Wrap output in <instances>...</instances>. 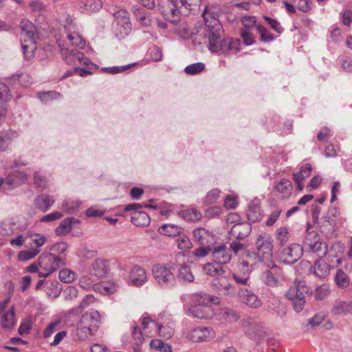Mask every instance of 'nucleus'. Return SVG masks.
Segmentation results:
<instances>
[{
	"mask_svg": "<svg viewBox=\"0 0 352 352\" xmlns=\"http://www.w3.org/2000/svg\"><path fill=\"white\" fill-rule=\"evenodd\" d=\"M223 27L220 21H213L208 26V33L204 36L208 40V49L210 52L219 54H236L240 51V41L232 38H224L221 40Z\"/></svg>",
	"mask_w": 352,
	"mask_h": 352,
	"instance_id": "f257e3e1",
	"label": "nucleus"
},
{
	"mask_svg": "<svg viewBox=\"0 0 352 352\" xmlns=\"http://www.w3.org/2000/svg\"><path fill=\"white\" fill-rule=\"evenodd\" d=\"M57 44L59 47L61 57L64 62L68 65H85L87 68L75 67V71L80 76H86L91 74L90 70L92 68H96L95 65L84 54L78 50L69 49L65 47L60 40L56 39Z\"/></svg>",
	"mask_w": 352,
	"mask_h": 352,
	"instance_id": "f03ea898",
	"label": "nucleus"
},
{
	"mask_svg": "<svg viewBox=\"0 0 352 352\" xmlns=\"http://www.w3.org/2000/svg\"><path fill=\"white\" fill-rule=\"evenodd\" d=\"M256 253L248 252L247 257L254 258V263H263L267 267H270L273 261L272 239L270 234L261 233L257 236L255 242Z\"/></svg>",
	"mask_w": 352,
	"mask_h": 352,
	"instance_id": "7ed1b4c3",
	"label": "nucleus"
},
{
	"mask_svg": "<svg viewBox=\"0 0 352 352\" xmlns=\"http://www.w3.org/2000/svg\"><path fill=\"white\" fill-rule=\"evenodd\" d=\"M38 265L44 271L38 273L39 277L46 278L66 265L65 256L44 252L38 257Z\"/></svg>",
	"mask_w": 352,
	"mask_h": 352,
	"instance_id": "20e7f679",
	"label": "nucleus"
},
{
	"mask_svg": "<svg viewBox=\"0 0 352 352\" xmlns=\"http://www.w3.org/2000/svg\"><path fill=\"white\" fill-rule=\"evenodd\" d=\"M100 316L97 310H91L83 314L77 327V334L82 340L88 334H94L99 327Z\"/></svg>",
	"mask_w": 352,
	"mask_h": 352,
	"instance_id": "39448f33",
	"label": "nucleus"
},
{
	"mask_svg": "<svg viewBox=\"0 0 352 352\" xmlns=\"http://www.w3.org/2000/svg\"><path fill=\"white\" fill-rule=\"evenodd\" d=\"M175 264H156L152 267L151 272L155 283L162 288H169L175 285V276L172 270Z\"/></svg>",
	"mask_w": 352,
	"mask_h": 352,
	"instance_id": "423d86ee",
	"label": "nucleus"
},
{
	"mask_svg": "<svg viewBox=\"0 0 352 352\" xmlns=\"http://www.w3.org/2000/svg\"><path fill=\"white\" fill-rule=\"evenodd\" d=\"M308 292V288L304 283L295 279L294 285L286 292V298L292 302L293 309L296 313L301 312L305 305V294Z\"/></svg>",
	"mask_w": 352,
	"mask_h": 352,
	"instance_id": "0eeeda50",
	"label": "nucleus"
},
{
	"mask_svg": "<svg viewBox=\"0 0 352 352\" xmlns=\"http://www.w3.org/2000/svg\"><path fill=\"white\" fill-rule=\"evenodd\" d=\"M310 224H307L306 236L305 237L303 250L316 253L319 256H322L327 253V245L323 243L320 236L315 231H309Z\"/></svg>",
	"mask_w": 352,
	"mask_h": 352,
	"instance_id": "6e6552de",
	"label": "nucleus"
},
{
	"mask_svg": "<svg viewBox=\"0 0 352 352\" xmlns=\"http://www.w3.org/2000/svg\"><path fill=\"white\" fill-rule=\"evenodd\" d=\"M158 8L164 19L173 23L178 21L180 14L177 0H159Z\"/></svg>",
	"mask_w": 352,
	"mask_h": 352,
	"instance_id": "1a4fd4ad",
	"label": "nucleus"
},
{
	"mask_svg": "<svg viewBox=\"0 0 352 352\" xmlns=\"http://www.w3.org/2000/svg\"><path fill=\"white\" fill-rule=\"evenodd\" d=\"M267 267L269 269L262 274V280L267 286L276 287L280 285V280L283 278L282 270L273 261L270 267Z\"/></svg>",
	"mask_w": 352,
	"mask_h": 352,
	"instance_id": "9d476101",
	"label": "nucleus"
},
{
	"mask_svg": "<svg viewBox=\"0 0 352 352\" xmlns=\"http://www.w3.org/2000/svg\"><path fill=\"white\" fill-rule=\"evenodd\" d=\"M222 11L218 5H208L205 7V9L202 13V16L205 21V25L204 27V34L208 33V26L212 25L213 21H219L218 17L221 14Z\"/></svg>",
	"mask_w": 352,
	"mask_h": 352,
	"instance_id": "9b49d317",
	"label": "nucleus"
},
{
	"mask_svg": "<svg viewBox=\"0 0 352 352\" xmlns=\"http://www.w3.org/2000/svg\"><path fill=\"white\" fill-rule=\"evenodd\" d=\"M303 248L299 244H292L285 248L282 252V258L284 263L293 264L296 262L302 255Z\"/></svg>",
	"mask_w": 352,
	"mask_h": 352,
	"instance_id": "f8f14e48",
	"label": "nucleus"
},
{
	"mask_svg": "<svg viewBox=\"0 0 352 352\" xmlns=\"http://www.w3.org/2000/svg\"><path fill=\"white\" fill-rule=\"evenodd\" d=\"M21 34L23 36V42H30V48L33 49L34 43H36V26L28 20H22L20 23Z\"/></svg>",
	"mask_w": 352,
	"mask_h": 352,
	"instance_id": "ddd939ff",
	"label": "nucleus"
},
{
	"mask_svg": "<svg viewBox=\"0 0 352 352\" xmlns=\"http://www.w3.org/2000/svg\"><path fill=\"white\" fill-rule=\"evenodd\" d=\"M188 315L199 319H210L214 316V311L210 305H196L188 309Z\"/></svg>",
	"mask_w": 352,
	"mask_h": 352,
	"instance_id": "4468645a",
	"label": "nucleus"
},
{
	"mask_svg": "<svg viewBox=\"0 0 352 352\" xmlns=\"http://www.w3.org/2000/svg\"><path fill=\"white\" fill-rule=\"evenodd\" d=\"M212 255L213 261L221 265L228 264L232 258L231 250L225 245L214 247Z\"/></svg>",
	"mask_w": 352,
	"mask_h": 352,
	"instance_id": "2eb2a0df",
	"label": "nucleus"
},
{
	"mask_svg": "<svg viewBox=\"0 0 352 352\" xmlns=\"http://www.w3.org/2000/svg\"><path fill=\"white\" fill-rule=\"evenodd\" d=\"M240 301L252 308H258L262 305L259 298L252 291L248 289H241L238 293Z\"/></svg>",
	"mask_w": 352,
	"mask_h": 352,
	"instance_id": "dca6fc26",
	"label": "nucleus"
},
{
	"mask_svg": "<svg viewBox=\"0 0 352 352\" xmlns=\"http://www.w3.org/2000/svg\"><path fill=\"white\" fill-rule=\"evenodd\" d=\"M214 336V332L208 327H197L191 330L188 334V339L195 342H204Z\"/></svg>",
	"mask_w": 352,
	"mask_h": 352,
	"instance_id": "f3484780",
	"label": "nucleus"
},
{
	"mask_svg": "<svg viewBox=\"0 0 352 352\" xmlns=\"http://www.w3.org/2000/svg\"><path fill=\"white\" fill-rule=\"evenodd\" d=\"M129 280L134 286L143 285L147 281L146 270L138 265H133L129 272Z\"/></svg>",
	"mask_w": 352,
	"mask_h": 352,
	"instance_id": "a211bd4d",
	"label": "nucleus"
},
{
	"mask_svg": "<svg viewBox=\"0 0 352 352\" xmlns=\"http://www.w3.org/2000/svg\"><path fill=\"white\" fill-rule=\"evenodd\" d=\"M212 285L213 289L221 295H233L236 292L235 288L225 277L214 278Z\"/></svg>",
	"mask_w": 352,
	"mask_h": 352,
	"instance_id": "6ab92c4d",
	"label": "nucleus"
},
{
	"mask_svg": "<svg viewBox=\"0 0 352 352\" xmlns=\"http://www.w3.org/2000/svg\"><path fill=\"white\" fill-rule=\"evenodd\" d=\"M19 137V132L13 129H6L0 131V152H6L12 142Z\"/></svg>",
	"mask_w": 352,
	"mask_h": 352,
	"instance_id": "aec40b11",
	"label": "nucleus"
},
{
	"mask_svg": "<svg viewBox=\"0 0 352 352\" xmlns=\"http://www.w3.org/2000/svg\"><path fill=\"white\" fill-rule=\"evenodd\" d=\"M252 231L250 223L242 222L234 224L230 230V235L237 240L248 237Z\"/></svg>",
	"mask_w": 352,
	"mask_h": 352,
	"instance_id": "412c9836",
	"label": "nucleus"
},
{
	"mask_svg": "<svg viewBox=\"0 0 352 352\" xmlns=\"http://www.w3.org/2000/svg\"><path fill=\"white\" fill-rule=\"evenodd\" d=\"M179 12L182 16H188L199 10L201 0H177Z\"/></svg>",
	"mask_w": 352,
	"mask_h": 352,
	"instance_id": "4be33fe9",
	"label": "nucleus"
},
{
	"mask_svg": "<svg viewBox=\"0 0 352 352\" xmlns=\"http://www.w3.org/2000/svg\"><path fill=\"white\" fill-rule=\"evenodd\" d=\"M320 230L327 237H334L336 236V221L334 217H324L320 225Z\"/></svg>",
	"mask_w": 352,
	"mask_h": 352,
	"instance_id": "5701e85b",
	"label": "nucleus"
},
{
	"mask_svg": "<svg viewBox=\"0 0 352 352\" xmlns=\"http://www.w3.org/2000/svg\"><path fill=\"white\" fill-rule=\"evenodd\" d=\"M276 195L282 199L289 198L293 190L292 182L288 179H282L274 186Z\"/></svg>",
	"mask_w": 352,
	"mask_h": 352,
	"instance_id": "b1692460",
	"label": "nucleus"
},
{
	"mask_svg": "<svg viewBox=\"0 0 352 352\" xmlns=\"http://www.w3.org/2000/svg\"><path fill=\"white\" fill-rule=\"evenodd\" d=\"M216 318L222 323H231L236 322L239 318V316L235 310L224 307L219 310Z\"/></svg>",
	"mask_w": 352,
	"mask_h": 352,
	"instance_id": "393cba45",
	"label": "nucleus"
},
{
	"mask_svg": "<svg viewBox=\"0 0 352 352\" xmlns=\"http://www.w3.org/2000/svg\"><path fill=\"white\" fill-rule=\"evenodd\" d=\"M108 272L107 262L105 260L98 258L92 264L91 274L97 280L103 278L106 276Z\"/></svg>",
	"mask_w": 352,
	"mask_h": 352,
	"instance_id": "a878e982",
	"label": "nucleus"
},
{
	"mask_svg": "<svg viewBox=\"0 0 352 352\" xmlns=\"http://www.w3.org/2000/svg\"><path fill=\"white\" fill-rule=\"evenodd\" d=\"M311 270L316 276L320 278H324L329 274L330 266L324 260L319 258L315 261L314 265Z\"/></svg>",
	"mask_w": 352,
	"mask_h": 352,
	"instance_id": "bb28decb",
	"label": "nucleus"
},
{
	"mask_svg": "<svg viewBox=\"0 0 352 352\" xmlns=\"http://www.w3.org/2000/svg\"><path fill=\"white\" fill-rule=\"evenodd\" d=\"M182 283H192L194 280V276L190 266L183 264L179 266L175 276V280Z\"/></svg>",
	"mask_w": 352,
	"mask_h": 352,
	"instance_id": "cd10ccee",
	"label": "nucleus"
},
{
	"mask_svg": "<svg viewBox=\"0 0 352 352\" xmlns=\"http://www.w3.org/2000/svg\"><path fill=\"white\" fill-rule=\"evenodd\" d=\"M114 16L118 19L120 18L118 23L122 24L123 29L122 30H120L122 36H127L131 32V25L126 11L124 10H120L114 13Z\"/></svg>",
	"mask_w": 352,
	"mask_h": 352,
	"instance_id": "c85d7f7f",
	"label": "nucleus"
},
{
	"mask_svg": "<svg viewBox=\"0 0 352 352\" xmlns=\"http://www.w3.org/2000/svg\"><path fill=\"white\" fill-rule=\"evenodd\" d=\"M55 199L53 197L42 194L35 198L36 207L43 212H46L54 204Z\"/></svg>",
	"mask_w": 352,
	"mask_h": 352,
	"instance_id": "c756f323",
	"label": "nucleus"
},
{
	"mask_svg": "<svg viewBox=\"0 0 352 352\" xmlns=\"http://www.w3.org/2000/svg\"><path fill=\"white\" fill-rule=\"evenodd\" d=\"M204 272L212 277L221 276L225 274L223 266L215 261L208 263L203 266Z\"/></svg>",
	"mask_w": 352,
	"mask_h": 352,
	"instance_id": "7c9ffc66",
	"label": "nucleus"
},
{
	"mask_svg": "<svg viewBox=\"0 0 352 352\" xmlns=\"http://www.w3.org/2000/svg\"><path fill=\"white\" fill-rule=\"evenodd\" d=\"M78 221L74 217L64 219L55 229V234L58 236H64L69 234L72 230V223Z\"/></svg>",
	"mask_w": 352,
	"mask_h": 352,
	"instance_id": "2f4dec72",
	"label": "nucleus"
},
{
	"mask_svg": "<svg viewBox=\"0 0 352 352\" xmlns=\"http://www.w3.org/2000/svg\"><path fill=\"white\" fill-rule=\"evenodd\" d=\"M26 239L28 241L26 243L27 247L37 249L42 247L47 241L46 237L43 234L38 233L28 234L26 236Z\"/></svg>",
	"mask_w": 352,
	"mask_h": 352,
	"instance_id": "473e14b6",
	"label": "nucleus"
},
{
	"mask_svg": "<svg viewBox=\"0 0 352 352\" xmlns=\"http://www.w3.org/2000/svg\"><path fill=\"white\" fill-rule=\"evenodd\" d=\"M15 322V310L12 306L8 311L3 314L1 326L3 329H10L14 327Z\"/></svg>",
	"mask_w": 352,
	"mask_h": 352,
	"instance_id": "72a5a7b5",
	"label": "nucleus"
},
{
	"mask_svg": "<svg viewBox=\"0 0 352 352\" xmlns=\"http://www.w3.org/2000/svg\"><path fill=\"white\" fill-rule=\"evenodd\" d=\"M246 216L250 222L256 223L258 222L262 219V214L261 212V207L258 204H250L246 211Z\"/></svg>",
	"mask_w": 352,
	"mask_h": 352,
	"instance_id": "f704fd0d",
	"label": "nucleus"
},
{
	"mask_svg": "<svg viewBox=\"0 0 352 352\" xmlns=\"http://www.w3.org/2000/svg\"><path fill=\"white\" fill-rule=\"evenodd\" d=\"M27 178V175L21 171H13L6 178V182L10 186H16L23 183Z\"/></svg>",
	"mask_w": 352,
	"mask_h": 352,
	"instance_id": "c9c22d12",
	"label": "nucleus"
},
{
	"mask_svg": "<svg viewBox=\"0 0 352 352\" xmlns=\"http://www.w3.org/2000/svg\"><path fill=\"white\" fill-rule=\"evenodd\" d=\"M133 14L137 21L144 27H148L151 24L150 15L142 8H134Z\"/></svg>",
	"mask_w": 352,
	"mask_h": 352,
	"instance_id": "e433bc0d",
	"label": "nucleus"
},
{
	"mask_svg": "<svg viewBox=\"0 0 352 352\" xmlns=\"http://www.w3.org/2000/svg\"><path fill=\"white\" fill-rule=\"evenodd\" d=\"M131 222L136 226H146L149 224L150 218L144 212L135 211L131 214Z\"/></svg>",
	"mask_w": 352,
	"mask_h": 352,
	"instance_id": "4c0bfd02",
	"label": "nucleus"
},
{
	"mask_svg": "<svg viewBox=\"0 0 352 352\" xmlns=\"http://www.w3.org/2000/svg\"><path fill=\"white\" fill-rule=\"evenodd\" d=\"M182 228L175 224H164L158 228V232L168 236H176L181 233Z\"/></svg>",
	"mask_w": 352,
	"mask_h": 352,
	"instance_id": "58836bf2",
	"label": "nucleus"
},
{
	"mask_svg": "<svg viewBox=\"0 0 352 352\" xmlns=\"http://www.w3.org/2000/svg\"><path fill=\"white\" fill-rule=\"evenodd\" d=\"M67 37L71 44L74 46L83 48L85 45V41L76 31H71L70 30L67 33Z\"/></svg>",
	"mask_w": 352,
	"mask_h": 352,
	"instance_id": "ea45409f",
	"label": "nucleus"
},
{
	"mask_svg": "<svg viewBox=\"0 0 352 352\" xmlns=\"http://www.w3.org/2000/svg\"><path fill=\"white\" fill-rule=\"evenodd\" d=\"M183 218L188 221H199L202 214L195 208H189L182 211Z\"/></svg>",
	"mask_w": 352,
	"mask_h": 352,
	"instance_id": "a19ab883",
	"label": "nucleus"
},
{
	"mask_svg": "<svg viewBox=\"0 0 352 352\" xmlns=\"http://www.w3.org/2000/svg\"><path fill=\"white\" fill-rule=\"evenodd\" d=\"M82 3L84 9L89 12L98 11L103 5L101 0H82Z\"/></svg>",
	"mask_w": 352,
	"mask_h": 352,
	"instance_id": "79ce46f5",
	"label": "nucleus"
},
{
	"mask_svg": "<svg viewBox=\"0 0 352 352\" xmlns=\"http://www.w3.org/2000/svg\"><path fill=\"white\" fill-rule=\"evenodd\" d=\"M194 239L201 244L207 243L208 238L210 236V232L208 230L204 228H197L193 231Z\"/></svg>",
	"mask_w": 352,
	"mask_h": 352,
	"instance_id": "37998d69",
	"label": "nucleus"
},
{
	"mask_svg": "<svg viewBox=\"0 0 352 352\" xmlns=\"http://www.w3.org/2000/svg\"><path fill=\"white\" fill-rule=\"evenodd\" d=\"M158 327V333L160 336L163 338L168 340L170 338L174 333V326L173 323L171 322L169 324L163 325V324H157Z\"/></svg>",
	"mask_w": 352,
	"mask_h": 352,
	"instance_id": "c03bdc74",
	"label": "nucleus"
},
{
	"mask_svg": "<svg viewBox=\"0 0 352 352\" xmlns=\"http://www.w3.org/2000/svg\"><path fill=\"white\" fill-rule=\"evenodd\" d=\"M67 248L68 244L65 241H60L49 248V252L63 256Z\"/></svg>",
	"mask_w": 352,
	"mask_h": 352,
	"instance_id": "a18cd8bd",
	"label": "nucleus"
},
{
	"mask_svg": "<svg viewBox=\"0 0 352 352\" xmlns=\"http://www.w3.org/2000/svg\"><path fill=\"white\" fill-rule=\"evenodd\" d=\"M39 252V249L31 248L30 250L21 251L18 258L20 261H28L36 257Z\"/></svg>",
	"mask_w": 352,
	"mask_h": 352,
	"instance_id": "49530a36",
	"label": "nucleus"
},
{
	"mask_svg": "<svg viewBox=\"0 0 352 352\" xmlns=\"http://www.w3.org/2000/svg\"><path fill=\"white\" fill-rule=\"evenodd\" d=\"M22 50L24 54V57L26 60L32 59L34 56V52L36 50V44L34 43L33 49L30 48V42H23L21 41Z\"/></svg>",
	"mask_w": 352,
	"mask_h": 352,
	"instance_id": "de8ad7c7",
	"label": "nucleus"
},
{
	"mask_svg": "<svg viewBox=\"0 0 352 352\" xmlns=\"http://www.w3.org/2000/svg\"><path fill=\"white\" fill-rule=\"evenodd\" d=\"M97 280L96 278H95L89 276H83L79 280V285L82 289L88 290L96 285Z\"/></svg>",
	"mask_w": 352,
	"mask_h": 352,
	"instance_id": "09e8293b",
	"label": "nucleus"
},
{
	"mask_svg": "<svg viewBox=\"0 0 352 352\" xmlns=\"http://www.w3.org/2000/svg\"><path fill=\"white\" fill-rule=\"evenodd\" d=\"M144 338L143 337L141 329L138 327H134L132 332V344L133 346H139L144 342Z\"/></svg>",
	"mask_w": 352,
	"mask_h": 352,
	"instance_id": "8fccbe9b",
	"label": "nucleus"
},
{
	"mask_svg": "<svg viewBox=\"0 0 352 352\" xmlns=\"http://www.w3.org/2000/svg\"><path fill=\"white\" fill-rule=\"evenodd\" d=\"M335 281L336 284L340 287H345L349 283V279L347 275L341 270L337 271L335 276Z\"/></svg>",
	"mask_w": 352,
	"mask_h": 352,
	"instance_id": "3c124183",
	"label": "nucleus"
},
{
	"mask_svg": "<svg viewBox=\"0 0 352 352\" xmlns=\"http://www.w3.org/2000/svg\"><path fill=\"white\" fill-rule=\"evenodd\" d=\"M205 68L203 63H196L188 65L184 69V72L189 75H195L202 72Z\"/></svg>",
	"mask_w": 352,
	"mask_h": 352,
	"instance_id": "603ef678",
	"label": "nucleus"
},
{
	"mask_svg": "<svg viewBox=\"0 0 352 352\" xmlns=\"http://www.w3.org/2000/svg\"><path fill=\"white\" fill-rule=\"evenodd\" d=\"M58 277L64 283H72L75 279V273L69 269H63L59 272Z\"/></svg>",
	"mask_w": 352,
	"mask_h": 352,
	"instance_id": "864d4df0",
	"label": "nucleus"
},
{
	"mask_svg": "<svg viewBox=\"0 0 352 352\" xmlns=\"http://www.w3.org/2000/svg\"><path fill=\"white\" fill-rule=\"evenodd\" d=\"M38 97L40 98V100L42 102H47L50 100L60 98L61 97V95L58 92H56L54 91H50L40 93V94H38Z\"/></svg>",
	"mask_w": 352,
	"mask_h": 352,
	"instance_id": "5fc2aeb1",
	"label": "nucleus"
},
{
	"mask_svg": "<svg viewBox=\"0 0 352 352\" xmlns=\"http://www.w3.org/2000/svg\"><path fill=\"white\" fill-rule=\"evenodd\" d=\"M80 205V202L78 201L66 200L63 203L62 208L67 213H72L76 210Z\"/></svg>",
	"mask_w": 352,
	"mask_h": 352,
	"instance_id": "6e6d98bb",
	"label": "nucleus"
},
{
	"mask_svg": "<svg viewBox=\"0 0 352 352\" xmlns=\"http://www.w3.org/2000/svg\"><path fill=\"white\" fill-rule=\"evenodd\" d=\"M95 298L92 295H87L80 302L77 307L73 309L75 313L81 312L85 308L87 307L89 304L94 302Z\"/></svg>",
	"mask_w": 352,
	"mask_h": 352,
	"instance_id": "4d7b16f0",
	"label": "nucleus"
},
{
	"mask_svg": "<svg viewBox=\"0 0 352 352\" xmlns=\"http://www.w3.org/2000/svg\"><path fill=\"white\" fill-rule=\"evenodd\" d=\"M78 289L74 286L67 287L63 292V296L66 300L73 301L78 297Z\"/></svg>",
	"mask_w": 352,
	"mask_h": 352,
	"instance_id": "13d9d810",
	"label": "nucleus"
},
{
	"mask_svg": "<svg viewBox=\"0 0 352 352\" xmlns=\"http://www.w3.org/2000/svg\"><path fill=\"white\" fill-rule=\"evenodd\" d=\"M329 294V286L327 285H322L316 288L315 292V298L316 300H323Z\"/></svg>",
	"mask_w": 352,
	"mask_h": 352,
	"instance_id": "bf43d9fd",
	"label": "nucleus"
},
{
	"mask_svg": "<svg viewBox=\"0 0 352 352\" xmlns=\"http://www.w3.org/2000/svg\"><path fill=\"white\" fill-rule=\"evenodd\" d=\"M256 29L260 34L261 39L264 42H271L274 39V37L269 34L267 30L261 25H258Z\"/></svg>",
	"mask_w": 352,
	"mask_h": 352,
	"instance_id": "052dcab7",
	"label": "nucleus"
},
{
	"mask_svg": "<svg viewBox=\"0 0 352 352\" xmlns=\"http://www.w3.org/2000/svg\"><path fill=\"white\" fill-rule=\"evenodd\" d=\"M311 165L307 164L305 166H303L298 173H294L293 177H298V179L304 180L305 179L309 177V175H311Z\"/></svg>",
	"mask_w": 352,
	"mask_h": 352,
	"instance_id": "680f3d73",
	"label": "nucleus"
},
{
	"mask_svg": "<svg viewBox=\"0 0 352 352\" xmlns=\"http://www.w3.org/2000/svg\"><path fill=\"white\" fill-rule=\"evenodd\" d=\"M61 292V288L60 287L58 283H51L50 285L47 287L46 293L47 296L52 298L58 297Z\"/></svg>",
	"mask_w": 352,
	"mask_h": 352,
	"instance_id": "e2e57ef3",
	"label": "nucleus"
},
{
	"mask_svg": "<svg viewBox=\"0 0 352 352\" xmlns=\"http://www.w3.org/2000/svg\"><path fill=\"white\" fill-rule=\"evenodd\" d=\"M220 197V191L218 189H212L206 195L204 203L206 204H212L214 203Z\"/></svg>",
	"mask_w": 352,
	"mask_h": 352,
	"instance_id": "0e129e2a",
	"label": "nucleus"
},
{
	"mask_svg": "<svg viewBox=\"0 0 352 352\" xmlns=\"http://www.w3.org/2000/svg\"><path fill=\"white\" fill-rule=\"evenodd\" d=\"M177 243L178 248L182 250H188L192 247L190 240L186 236H179L177 240Z\"/></svg>",
	"mask_w": 352,
	"mask_h": 352,
	"instance_id": "69168bd1",
	"label": "nucleus"
},
{
	"mask_svg": "<svg viewBox=\"0 0 352 352\" xmlns=\"http://www.w3.org/2000/svg\"><path fill=\"white\" fill-rule=\"evenodd\" d=\"M276 238L283 245L286 243L289 239V232L287 228L281 227L276 230Z\"/></svg>",
	"mask_w": 352,
	"mask_h": 352,
	"instance_id": "338daca9",
	"label": "nucleus"
},
{
	"mask_svg": "<svg viewBox=\"0 0 352 352\" xmlns=\"http://www.w3.org/2000/svg\"><path fill=\"white\" fill-rule=\"evenodd\" d=\"M282 211H283L282 209L279 208L274 209L271 212V214H270V217H268L267 220L266 221V222H265L266 226H273L278 220Z\"/></svg>",
	"mask_w": 352,
	"mask_h": 352,
	"instance_id": "774afa93",
	"label": "nucleus"
}]
</instances>
